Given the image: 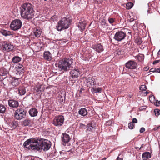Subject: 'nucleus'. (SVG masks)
<instances>
[{
  "instance_id": "obj_13",
  "label": "nucleus",
  "mask_w": 160,
  "mask_h": 160,
  "mask_svg": "<svg viewBox=\"0 0 160 160\" xmlns=\"http://www.w3.org/2000/svg\"><path fill=\"white\" fill-rule=\"evenodd\" d=\"M9 106L12 108H17L19 106L18 102L15 100H8Z\"/></svg>"
},
{
  "instance_id": "obj_51",
  "label": "nucleus",
  "mask_w": 160,
  "mask_h": 160,
  "mask_svg": "<svg viewBox=\"0 0 160 160\" xmlns=\"http://www.w3.org/2000/svg\"><path fill=\"white\" fill-rule=\"evenodd\" d=\"M157 72L160 73V68H158Z\"/></svg>"
},
{
  "instance_id": "obj_16",
  "label": "nucleus",
  "mask_w": 160,
  "mask_h": 160,
  "mask_svg": "<svg viewBox=\"0 0 160 160\" xmlns=\"http://www.w3.org/2000/svg\"><path fill=\"white\" fill-rule=\"evenodd\" d=\"M71 139L69 135L67 134H63V137H62V141L65 143L68 142Z\"/></svg>"
},
{
  "instance_id": "obj_28",
  "label": "nucleus",
  "mask_w": 160,
  "mask_h": 160,
  "mask_svg": "<svg viewBox=\"0 0 160 160\" xmlns=\"http://www.w3.org/2000/svg\"><path fill=\"white\" fill-rule=\"evenodd\" d=\"M93 129V127L92 126V124H89L87 125V129L86 130V132L89 133L92 132Z\"/></svg>"
},
{
  "instance_id": "obj_31",
  "label": "nucleus",
  "mask_w": 160,
  "mask_h": 160,
  "mask_svg": "<svg viewBox=\"0 0 160 160\" xmlns=\"http://www.w3.org/2000/svg\"><path fill=\"white\" fill-rule=\"evenodd\" d=\"M6 110L5 107L3 105L0 104V113H3Z\"/></svg>"
},
{
  "instance_id": "obj_32",
  "label": "nucleus",
  "mask_w": 160,
  "mask_h": 160,
  "mask_svg": "<svg viewBox=\"0 0 160 160\" xmlns=\"http://www.w3.org/2000/svg\"><path fill=\"white\" fill-rule=\"evenodd\" d=\"M79 27L81 29L82 31L84 30L86 27V24L85 23H80L78 25Z\"/></svg>"
},
{
  "instance_id": "obj_50",
  "label": "nucleus",
  "mask_w": 160,
  "mask_h": 160,
  "mask_svg": "<svg viewBox=\"0 0 160 160\" xmlns=\"http://www.w3.org/2000/svg\"><path fill=\"white\" fill-rule=\"evenodd\" d=\"M107 124L108 125H109L111 123V121H108L107 122Z\"/></svg>"
},
{
  "instance_id": "obj_37",
  "label": "nucleus",
  "mask_w": 160,
  "mask_h": 160,
  "mask_svg": "<svg viewBox=\"0 0 160 160\" xmlns=\"http://www.w3.org/2000/svg\"><path fill=\"white\" fill-rule=\"evenodd\" d=\"M156 116H158L160 114V110L156 109L154 110Z\"/></svg>"
},
{
  "instance_id": "obj_45",
  "label": "nucleus",
  "mask_w": 160,
  "mask_h": 160,
  "mask_svg": "<svg viewBox=\"0 0 160 160\" xmlns=\"http://www.w3.org/2000/svg\"><path fill=\"white\" fill-rule=\"evenodd\" d=\"M149 67L148 66H147L144 67L143 68V70L144 71H147L149 69Z\"/></svg>"
},
{
  "instance_id": "obj_19",
  "label": "nucleus",
  "mask_w": 160,
  "mask_h": 160,
  "mask_svg": "<svg viewBox=\"0 0 160 160\" xmlns=\"http://www.w3.org/2000/svg\"><path fill=\"white\" fill-rule=\"evenodd\" d=\"M38 112V111L35 108L31 109L29 111L30 115L32 117L36 116L37 115Z\"/></svg>"
},
{
  "instance_id": "obj_9",
  "label": "nucleus",
  "mask_w": 160,
  "mask_h": 160,
  "mask_svg": "<svg viewBox=\"0 0 160 160\" xmlns=\"http://www.w3.org/2000/svg\"><path fill=\"white\" fill-rule=\"evenodd\" d=\"M2 49L7 52L12 51L14 48L13 45L6 41L3 42L2 45Z\"/></svg>"
},
{
  "instance_id": "obj_46",
  "label": "nucleus",
  "mask_w": 160,
  "mask_h": 160,
  "mask_svg": "<svg viewBox=\"0 0 160 160\" xmlns=\"http://www.w3.org/2000/svg\"><path fill=\"white\" fill-rule=\"evenodd\" d=\"M80 126L82 128H84L85 127V125L82 123H80Z\"/></svg>"
},
{
  "instance_id": "obj_54",
  "label": "nucleus",
  "mask_w": 160,
  "mask_h": 160,
  "mask_svg": "<svg viewBox=\"0 0 160 160\" xmlns=\"http://www.w3.org/2000/svg\"><path fill=\"white\" fill-rule=\"evenodd\" d=\"M149 93V92L147 91V92H145V93L146 94V95H147V94H148V93Z\"/></svg>"
},
{
  "instance_id": "obj_20",
  "label": "nucleus",
  "mask_w": 160,
  "mask_h": 160,
  "mask_svg": "<svg viewBox=\"0 0 160 160\" xmlns=\"http://www.w3.org/2000/svg\"><path fill=\"white\" fill-rule=\"evenodd\" d=\"M88 113V112L86 109L85 108H81L78 111V113L79 115L85 116H86Z\"/></svg>"
},
{
  "instance_id": "obj_27",
  "label": "nucleus",
  "mask_w": 160,
  "mask_h": 160,
  "mask_svg": "<svg viewBox=\"0 0 160 160\" xmlns=\"http://www.w3.org/2000/svg\"><path fill=\"white\" fill-rule=\"evenodd\" d=\"M32 121L29 119H27L23 122V124L25 126H31Z\"/></svg>"
},
{
  "instance_id": "obj_33",
  "label": "nucleus",
  "mask_w": 160,
  "mask_h": 160,
  "mask_svg": "<svg viewBox=\"0 0 160 160\" xmlns=\"http://www.w3.org/2000/svg\"><path fill=\"white\" fill-rule=\"evenodd\" d=\"M133 6V3L132 2H128L126 4V8L128 9H130L132 8Z\"/></svg>"
},
{
  "instance_id": "obj_38",
  "label": "nucleus",
  "mask_w": 160,
  "mask_h": 160,
  "mask_svg": "<svg viewBox=\"0 0 160 160\" xmlns=\"http://www.w3.org/2000/svg\"><path fill=\"white\" fill-rule=\"evenodd\" d=\"M138 58L139 61H142L143 59L144 56L143 55H141L138 56Z\"/></svg>"
},
{
  "instance_id": "obj_53",
  "label": "nucleus",
  "mask_w": 160,
  "mask_h": 160,
  "mask_svg": "<svg viewBox=\"0 0 160 160\" xmlns=\"http://www.w3.org/2000/svg\"><path fill=\"white\" fill-rule=\"evenodd\" d=\"M102 0H97V1L99 2H101Z\"/></svg>"
},
{
  "instance_id": "obj_4",
  "label": "nucleus",
  "mask_w": 160,
  "mask_h": 160,
  "mask_svg": "<svg viewBox=\"0 0 160 160\" xmlns=\"http://www.w3.org/2000/svg\"><path fill=\"white\" fill-rule=\"evenodd\" d=\"M71 22L69 16L67 15L66 17L62 18L58 22L57 26V30L58 31H60L63 29L68 28L71 24Z\"/></svg>"
},
{
  "instance_id": "obj_18",
  "label": "nucleus",
  "mask_w": 160,
  "mask_h": 160,
  "mask_svg": "<svg viewBox=\"0 0 160 160\" xmlns=\"http://www.w3.org/2000/svg\"><path fill=\"white\" fill-rule=\"evenodd\" d=\"M151 154L148 152H144L142 155V159L144 160H146L151 157Z\"/></svg>"
},
{
  "instance_id": "obj_41",
  "label": "nucleus",
  "mask_w": 160,
  "mask_h": 160,
  "mask_svg": "<svg viewBox=\"0 0 160 160\" xmlns=\"http://www.w3.org/2000/svg\"><path fill=\"white\" fill-rule=\"evenodd\" d=\"M57 19V16L55 15L52 16L51 18V19L53 21L56 20Z\"/></svg>"
},
{
  "instance_id": "obj_23",
  "label": "nucleus",
  "mask_w": 160,
  "mask_h": 160,
  "mask_svg": "<svg viewBox=\"0 0 160 160\" xmlns=\"http://www.w3.org/2000/svg\"><path fill=\"white\" fill-rule=\"evenodd\" d=\"M41 30L40 29H37L34 32V35L36 37H39L41 34Z\"/></svg>"
},
{
  "instance_id": "obj_7",
  "label": "nucleus",
  "mask_w": 160,
  "mask_h": 160,
  "mask_svg": "<svg viewBox=\"0 0 160 160\" xmlns=\"http://www.w3.org/2000/svg\"><path fill=\"white\" fill-rule=\"evenodd\" d=\"M64 118L63 116H58L55 117L53 120V124L56 126H61L63 123Z\"/></svg>"
},
{
  "instance_id": "obj_11",
  "label": "nucleus",
  "mask_w": 160,
  "mask_h": 160,
  "mask_svg": "<svg viewBox=\"0 0 160 160\" xmlns=\"http://www.w3.org/2000/svg\"><path fill=\"white\" fill-rule=\"evenodd\" d=\"M137 63L132 60H130L125 64V67L131 69H134L137 67Z\"/></svg>"
},
{
  "instance_id": "obj_14",
  "label": "nucleus",
  "mask_w": 160,
  "mask_h": 160,
  "mask_svg": "<svg viewBox=\"0 0 160 160\" xmlns=\"http://www.w3.org/2000/svg\"><path fill=\"white\" fill-rule=\"evenodd\" d=\"M43 57L44 59L48 61H50L52 59L51 53L48 51L44 52Z\"/></svg>"
},
{
  "instance_id": "obj_2",
  "label": "nucleus",
  "mask_w": 160,
  "mask_h": 160,
  "mask_svg": "<svg viewBox=\"0 0 160 160\" xmlns=\"http://www.w3.org/2000/svg\"><path fill=\"white\" fill-rule=\"evenodd\" d=\"M33 7V6L29 3H25L22 4L20 8L22 18L27 20L32 18L34 14Z\"/></svg>"
},
{
  "instance_id": "obj_1",
  "label": "nucleus",
  "mask_w": 160,
  "mask_h": 160,
  "mask_svg": "<svg viewBox=\"0 0 160 160\" xmlns=\"http://www.w3.org/2000/svg\"><path fill=\"white\" fill-rule=\"evenodd\" d=\"M23 146L28 150L45 151L50 149L51 144L50 142L47 139L38 138L27 140L24 143Z\"/></svg>"
},
{
  "instance_id": "obj_47",
  "label": "nucleus",
  "mask_w": 160,
  "mask_h": 160,
  "mask_svg": "<svg viewBox=\"0 0 160 160\" xmlns=\"http://www.w3.org/2000/svg\"><path fill=\"white\" fill-rule=\"evenodd\" d=\"M119 155L118 156H119ZM123 160V159L122 158H120L119 157V156H118L117 158V160Z\"/></svg>"
},
{
  "instance_id": "obj_35",
  "label": "nucleus",
  "mask_w": 160,
  "mask_h": 160,
  "mask_svg": "<svg viewBox=\"0 0 160 160\" xmlns=\"http://www.w3.org/2000/svg\"><path fill=\"white\" fill-rule=\"evenodd\" d=\"M134 127V125L132 122H130L128 123V127L130 129H132Z\"/></svg>"
},
{
  "instance_id": "obj_42",
  "label": "nucleus",
  "mask_w": 160,
  "mask_h": 160,
  "mask_svg": "<svg viewBox=\"0 0 160 160\" xmlns=\"http://www.w3.org/2000/svg\"><path fill=\"white\" fill-rule=\"evenodd\" d=\"M160 104V101H158V100H157L155 102V105H156L157 106H159Z\"/></svg>"
},
{
  "instance_id": "obj_56",
  "label": "nucleus",
  "mask_w": 160,
  "mask_h": 160,
  "mask_svg": "<svg viewBox=\"0 0 160 160\" xmlns=\"http://www.w3.org/2000/svg\"><path fill=\"white\" fill-rule=\"evenodd\" d=\"M152 98L154 99H155V97L154 96H153L152 97Z\"/></svg>"
},
{
  "instance_id": "obj_34",
  "label": "nucleus",
  "mask_w": 160,
  "mask_h": 160,
  "mask_svg": "<svg viewBox=\"0 0 160 160\" xmlns=\"http://www.w3.org/2000/svg\"><path fill=\"white\" fill-rule=\"evenodd\" d=\"M140 90L143 91H145L147 89L146 86L145 85H142L140 86L139 88Z\"/></svg>"
},
{
  "instance_id": "obj_39",
  "label": "nucleus",
  "mask_w": 160,
  "mask_h": 160,
  "mask_svg": "<svg viewBox=\"0 0 160 160\" xmlns=\"http://www.w3.org/2000/svg\"><path fill=\"white\" fill-rule=\"evenodd\" d=\"M157 69L156 68H152L150 69L149 72H157Z\"/></svg>"
},
{
  "instance_id": "obj_44",
  "label": "nucleus",
  "mask_w": 160,
  "mask_h": 160,
  "mask_svg": "<svg viewBox=\"0 0 160 160\" xmlns=\"http://www.w3.org/2000/svg\"><path fill=\"white\" fill-rule=\"evenodd\" d=\"M132 123H136L137 122V120L136 118H133L132 120Z\"/></svg>"
},
{
  "instance_id": "obj_22",
  "label": "nucleus",
  "mask_w": 160,
  "mask_h": 160,
  "mask_svg": "<svg viewBox=\"0 0 160 160\" xmlns=\"http://www.w3.org/2000/svg\"><path fill=\"white\" fill-rule=\"evenodd\" d=\"M9 126L12 128H15L18 126V122L15 121H13L9 123Z\"/></svg>"
},
{
  "instance_id": "obj_17",
  "label": "nucleus",
  "mask_w": 160,
  "mask_h": 160,
  "mask_svg": "<svg viewBox=\"0 0 160 160\" xmlns=\"http://www.w3.org/2000/svg\"><path fill=\"white\" fill-rule=\"evenodd\" d=\"M93 48L94 50L98 52H101L103 50L102 46L100 44L95 45L93 46Z\"/></svg>"
},
{
  "instance_id": "obj_15",
  "label": "nucleus",
  "mask_w": 160,
  "mask_h": 160,
  "mask_svg": "<svg viewBox=\"0 0 160 160\" xmlns=\"http://www.w3.org/2000/svg\"><path fill=\"white\" fill-rule=\"evenodd\" d=\"M16 71H15L16 75L17 77H22L23 76L24 72V68H15Z\"/></svg>"
},
{
  "instance_id": "obj_6",
  "label": "nucleus",
  "mask_w": 160,
  "mask_h": 160,
  "mask_svg": "<svg viewBox=\"0 0 160 160\" xmlns=\"http://www.w3.org/2000/svg\"><path fill=\"white\" fill-rule=\"evenodd\" d=\"M15 118L18 120H20L23 119L25 115L24 110L22 108H18L14 113Z\"/></svg>"
},
{
  "instance_id": "obj_40",
  "label": "nucleus",
  "mask_w": 160,
  "mask_h": 160,
  "mask_svg": "<svg viewBox=\"0 0 160 160\" xmlns=\"http://www.w3.org/2000/svg\"><path fill=\"white\" fill-rule=\"evenodd\" d=\"M15 68H24L23 67L22 65V64H18V65H17V67H15Z\"/></svg>"
},
{
  "instance_id": "obj_8",
  "label": "nucleus",
  "mask_w": 160,
  "mask_h": 160,
  "mask_svg": "<svg viewBox=\"0 0 160 160\" xmlns=\"http://www.w3.org/2000/svg\"><path fill=\"white\" fill-rule=\"evenodd\" d=\"M126 37V34L122 31L117 32L114 35V38L118 42L123 40Z\"/></svg>"
},
{
  "instance_id": "obj_49",
  "label": "nucleus",
  "mask_w": 160,
  "mask_h": 160,
  "mask_svg": "<svg viewBox=\"0 0 160 160\" xmlns=\"http://www.w3.org/2000/svg\"><path fill=\"white\" fill-rule=\"evenodd\" d=\"M158 62H159L158 61L156 60L153 62V64H156Z\"/></svg>"
},
{
  "instance_id": "obj_25",
  "label": "nucleus",
  "mask_w": 160,
  "mask_h": 160,
  "mask_svg": "<svg viewBox=\"0 0 160 160\" xmlns=\"http://www.w3.org/2000/svg\"><path fill=\"white\" fill-rule=\"evenodd\" d=\"M21 58L18 56L14 57L12 59V62L13 63H18L21 60Z\"/></svg>"
},
{
  "instance_id": "obj_26",
  "label": "nucleus",
  "mask_w": 160,
  "mask_h": 160,
  "mask_svg": "<svg viewBox=\"0 0 160 160\" xmlns=\"http://www.w3.org/2000/svg\"><path fill=\"white\" fill-rule=\"evenodd\" d=\"M92 92L94 93L97 92L100 93L101 92L102 89L99 87H93L92 88Z\"/></svg>"
},
{
  "instance_id": "obj_30",
  "label": "nucleus",
  "mask_w": 160,
  "mask_h": 160,
  "mask_svg": "<svg viewBox=\"0 0 160 160\" xmlns=\"http://www.w3.org/2000/svg\"><path fill=\"white\" fill-rule=\"evenodd\" d=\"M1 33L3 35L6 36H9L11 35V32L6 30H2L1 31Z\"/></svg>"
},
{
  "instance_id": "obj_5",
  "label": "nucleus",
  "mask_w": 160,
  "mask_h": 160,
  "mask_svg": "<svg viewBox=\"0 0 160 160\" xmlns=\"http://www.w3.org/2000/svg\"><path fill=\"white\" fill-rule=\"evenodd\" d=\"M22 26V22L21 20L17 19L12 21L10 26V28L13 30L19 29Z\"/></svg>"
},
{
  "instance_id": "obj_10",
  "label": "nucleus",
  "mask_w": 160,
  "mask_h": 160,
  "mask_svg": "<svg viewBox=\"0 0 160 160\" xmlns=\"http://www.w3.org/2000/svg\"><path fill=\"white\" fill-rule=\"evenodd\" d=\"M21 82L20 78H14L12 81L11 83L9 85L10 88L12 89L14 88L17 86L19 85Z\"/></svg>"
},
{
  "instance_id": "obj_36",
  "label": "nucleus",
  "mask_w": 160,
  "mask_h": 160,
  "mask_svg": "<svg viewBox=\"0 0 160 160\" xmlns=\"http://www.w3.org/2000/svg\"><path fill=\"white\" fill-rule=\"evenodd\" d=\"M108 21L109 23L113 25V23L115 22V19L113 18H109L108 19Z\"/></svg>"
},
{
  "instance_id": "obj_43",
  "label": "nucleus",
  "mask_w": 160,
  "mask_h": 160,
  "mask_svg": "<svg viewBox=\"0 0 160 160\" xmlns=\"http://www.w3.org/2000/svg\"><path fill=\"white\" fill-rule=\"evenodd\" d=\"M145 131V129L144 128L142 127L140 128V132L141 133H143Z\"/></svg>"
},
{
  "instance_id": "obj_21",
  "label": "nucleus",
  "mask_w": 160,
  "mask_h": 160,
  "mask_svg": "<svg viewBox=\"0 0 160 160\" xmlns=\"http://www.w3.org/2000/svg\"><path fill=\"white\" fill-rule=\"evenodd\" d=\"M86 80V82L89 83L91 85H95L96 84L94 79H92V78L88 77L87 78Z\"/></svg>"
},
{
  "instance_id": "obj_3",
  "label": "nucleus",
  "mask_w": 160,
  "mask_h": 160,
  "mask_svg": "<svg viewBox=\"0 0 160 160\" xmlns=\"http://www.w3.org/2000/svg\"><path fill=\"white\" fill-rule=\"evenodd\" d=\"M72 63L71 60L66 58L60 60L58 63L56 64V66L59 68L60 70L64 72L69 69Z\"/></svg>"
},
{
  "instance_id": "obj_57",
  "label": "nucleus",
  "mask_w": 160,
  "mask_h": 160,
  "mask_svg": "<svg viewBox=\"0 0 160 160\" xmlns=\"http://www.w3.org/2000/svg\"><path fill=\"white\" fill-rule=\"evenodd\" d=\"M44 0V1H47V0Z\"/></svg>"
},
{
  "instance_id": "obj_52",
  "label": "nucleus",
  "mask_w": 160,
  "mask_h": 160,
  "mask_svg": "<svg viewBox=\"0 0 160 160\" xmlns=\"http://www.w3.org/2000/svg\"><path fill=\"white\" fill-rule=\"evenodd\" d=\"M159 128V127H158L157 128H154L153 129L154 131H156V130H157V129H158Z\"/></svg>"
},
{
  "instance_id": "obj_12",
  "label": "nucleus",
  "mask_w": 160,
  "mask_h": 160,
  "mask_svg": "<svg viewBox=\"0 0 160 160\" xmlns=\"http://www.w3.org/2000/svg\"><path fill=\"white\" fill-rule=\"evenodd\" d=\"M80 74L79 70L77 68L72 69L70 72V76L73 78H77Z\"/></svg>"
},
{
  "instance_id": "obj_29",
  "label": "nucleus",
  "mask_w": 160,
  "mask_h": 160,
  "mask_svg": "<svg viewBox=\"0 0 160 160\" xmlns=\"http://www.w3.org/2000/svg\"><path fill=\"white\" fill-rule=\"evenodd\" d=\"M44 89L45 88L42 85H40L39 87H38L37 89H36V90L37 92L39 93L44 91Z\"/></svg>"
},
{
  "instance_id": "obj_48",
  "label": "nucleus",
  "mask_w": 160,
  "mask_h": 160,
  "mask_svg": "<svg viewBox=\"0 0 160 160\" xmlns=\"http://www.w3.org/2000/svg\"><path fill=\"white\" fill-rule=\"evenodd\" d=\"M143 148V144H142L140 148H138L139 150H140L141 149Z\"/></svg>"
},
{
  "instance_id": "obj_24",
  "label": "nucleus",
  "mask_w": 160,
  "mask_h": 160,
  "mask_svg": "<svg viewBox=\"0 0 160 160\" xmlns=\"http://www.w3.org/2000/svg\"><path fill=\"white\" fill-rule=\"evenodd\" d=\"M18 91L20 95H24L26 93V91L24 87H19L18 89Z\"/></svg>"
},
{
  "instance_id": "obj_55",
  "label": "nucleus",
  "mask_w": 160,
  "mask_h": 160,
  "mask_svg": "<svg viewBox=\"0 0 160 160\" xmlns=\"http://www.w3.org/2000/svg\"><path fill=\"white\" fill-rule=\"evenodd\" d=\"M158 54L159 55H160V50L158 51Z\"/></svg>"
}]
</instances>
